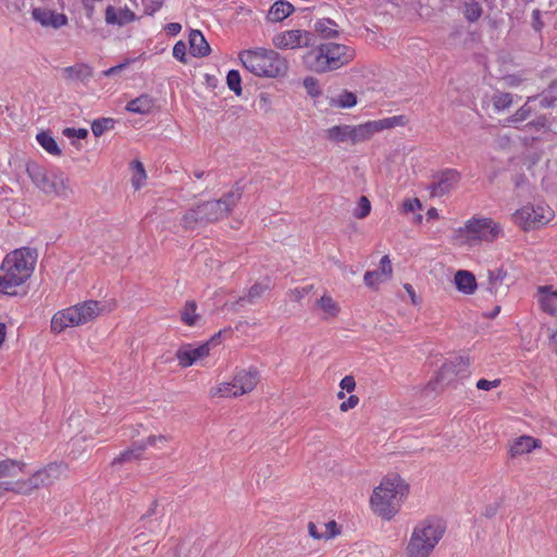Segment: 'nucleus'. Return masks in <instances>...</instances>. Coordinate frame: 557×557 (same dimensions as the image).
Returning a JSON list of instances; mask_svg holds the SVG:
<instances>
[{
  "mask_svg": "<svg viewBox=\"0 0 557 557\" xmlns=\"http://www.w3.org/2000/svg\"><path fill=\"white\" fill-rule=\"evenodd\" d=\"M37 250L22 247L7 255L0 267V294L15 295V287L24 284L33 274Z\"/></svg>",
  "mask_w": 557,
  "mask_h": 557,
  "instance_id": "obj_1",
  "label": "nucleus"
},
{
  "mask_svg": "<svg viewBox=\"0 0 557 557\" xmlns=\"http://www.w3.org/2000/svg\"><path fill=\"white\" fill-rule=\"evenodd\" d=\"M242 196L243 189L235 186L218 200L198 203L183 215V227L196 230L226 218L242 199Z\"/></svg>",
  "mask_w": 557,
  "mask_h": 557,
  "instance_id": "obj_2",
  "label": "nucleus"
},
{
  "mask_svg": "<svg viewBox=\"0 0 557 557\" xmlns=\"http://www.w3.org/2000/svg\"><path fill=\"white\" fill-rule=\"evenodd\" d=\"M408 485L399 475L385 478L374 488L370 498L373 511L385 520H391L398 511L401 498L407 494Z\"/></svg>",
  "mask_w": 557,
  "mask_h": 557,
  "instance_id": "obj_3",
  "label": "nucleus"
},
{
  "mask_svg": "<svg viewBox=\"0 0 557 557\" xmlns=\"http://www.w3.org/2000/svg\"><path fill=\"white\" fill-rule=\"evenodd\" d=\"M244 67L256 76L277 77L288 71V62L274 50L258 48L239 53Z\"/></svg>",
  "mask_w": 557,
  "mask_h": 557,
  "instance_id": "obj_4",
  "label": "nucleus"
},
{
  "mask_svg": "<svg viewBox=\"0 0 557 557\" xmlns=\"http://www.w3.org/2000/svg\"><path fill=\"white\" fill-rule=\"evenodd\" d=\"M444 525L436 520H424L413 530L407 546L408 557H428L442 539Z\"/></svg>",
  "mask_w": 557,
  "mask_h": 557,
  "instance_id": "obj_5",
  "label": "nucleus"
},
{
  "mask_svg": "<svg viewBox=\"0 0 557 557\" xmlns=\"http://www.w3.org/2000/svg\"><path fill=\"white\" fill-rule=\"evenodd\" d=\"M26 172L35 186L48 196L67 199L73 194L69 181L61 173L48 172L36 162L27 163Z\"/></svg>",
  "mask_w": 557,
  "mask_h": 557,
  "instance_id": "obj_6",
  "label": "nucleus"
},
{
  "mask_svg": "<svg viewBox=\"0 0 557 557\" xmlns=\"http://www.w3.org/2000/svg\"><path fill=\"white\" fill-rule=\"evenodd\" d=\"M554 218V211L544 205H527L512 214L513 222L524 231L546 225Z\"/></svg>",
  "mask_w": 557,
  "mask_h": 557,
  "instance_id": "obj_7",
  "label": "nucleus"
},
{
  "mask_svg": "<svg viewBox=\"0 0 557 557\" xmlns=\"http://www.w3.org/2000/svg\"><path fill=\"white\" fill-rule=\"evenodd\" d=\"M460 182V173L455 169H445L433 175L430 185V194L433 197H442L455 189Z\"/></svg>",
  "mask_w": 557,
  "mask_h": 557,
  "instance_id": "obj_8",
  "label": "nucleus"
},
{
  "mask_svg": "<svg viewBox=\"0 0 557 557\" xmlns=\"http://www.w3.org/2000/svg\"><path fill=\"white\" fill-rule=\"evenodd\" d=\"M273 45L278 49H295L313 45V35L306 30L293 29L273 37Z\"/></svg>",
  "mask_w": 557,
  "mask_h": 557,
  "instance_id": "obj_9",
  "label": "nucleus"
},
{
  "mask_svg": "<svg viewBox=\"0 0 557 557\" xmlns=\"http://www.w3.org/2000/svg\"><path fill=\"white\" fill-rule=\"evenodd\" d=\"M220 333L218 334V336ZM214 335L209 342L203 343L198 347H194L191 344H185L180 347L175 354L176 359L182 368H188L193 366L197 360L203 359L210 354L211 344L215 341Z\"/></svg>",
  "mask_w": 557,
  "mask_h": 557,
  "instance_id": "obj_10",
  "label": "nucleus"
},
{
  "mask_svg": "<svg viewBox=\"0 0 557 557\" xmlns=\"http://www.w3.org/2000/svg\"><path fill=\"white\" fill-rule=\"evenodd\" d=\"M466 230L475 238L485 242H493L500 233L499 224L494 223L488 218L469 220L466 224Z\"/></svg>",
  "mask_w": 557,
  "mask_h": 557,
  "instance_id": "obj_11",
  "label": "nucleus"
},
{
  "mask_svg": "<svg viewBox=\"0 0 557 557\" xmlns=\"http://www.w3.org/2000/svg\"><path fill=\"white\" fill-rule=\"evenodd\" d=\"M66 466L63 462H51L37 470L30 476L37 488L47 487L53 484L65 472Z\"/></svg>",
  "mask_w": 557,
  "mask_h": 557,
  "instance_id": "obj_12",
  "label": "nucleus"
},
{
  "mask_svg": "<svg viewBox=\"0 0 557 557\" xmlns=\"http://www.w3.org/2000/svg\"><path fill=\"white\" fill-rule=\"evenodd\" d=\"M323 47L327 59H330L333 70H337L344 66L355 57L354 50L345 45L327 42L323 44Z\"/></svg>",
  "mask_w": 557,
  "mask_h": 557,
  "instance_id": "obj_13",
  "label": "nucleus"
},
{
  "mask_svg": "<svg viewBox=\"0 0 557 557\" xmlns=\"http://www.w3.org/2000/svg\"><path fill=\"white\" fill-rule=\"evenodd\" d=\"M304 63L306 67L315 73H325L334 71L330 59L326 57L323 44L319 47L311 49L304 55Z\"/></svg>",
  "mask_w": 557,
  "mask_h": 557,
  "instance_id": "obj_14",
  "label": "nucleus"
},
{
  "mask_svg": "<svg viewBox=\"0 0 557 557\" xmlns=\"http://www.w3.org/2000/svg\"><path fill=\"white\" fill-rule=\"evenodd\" d=\"M32 15L44 27L58 29L67 24L66 15L46 8H35Z\"/></svg>",
  "mask_w": 557,
  "mask_h": 557,
  "instance_id": "obj_15",
  "label": "nucleus"
},
{
  "mask_svg": "<svg viewBox=\"0 0 557 557\" xmlns=\"http://www.w3.org/2000/svg\"><path fill=\"white\" fill-rule=\"evenodd\" d=\"M82 320L75 307H70L57 312L51 320V331L61 333L66 327L81 325Z\"/></svg>",
  "mask_w": 557,
  "mask_h": 557,
  "instance_id": "obj_16",
  "label": "nucleus"
},
{
  "mask_svg": "<svg viewBox=\"0 0 557 557\" xmlns=\"http://www.w3.org/2000/svg\"><path fill=\"white\" fill-rule=\"evenodd\" d=\"M62 73L63 78L66 82H81L83 84H87L92 77L94 71L92 67L86 63H76L72 66L64 67Z\"/></svg>",
  "mask_w": 557,
  "mask_h": 557,
  "instance_id": "obj_17",
  "label": "nucleus"
},
{
  "mask_svg": "<svg viewBox=\"0 0 557 557\" xmlns=\"http://www.w3.org/2000/svg\"><path fill=\"white\" fill-rule=\"evenodd\" d=\"M234 382L237 386V392L240 395L251 392L259 381V373L257 370H240L234 376Z\"/></svg>",
  "mask_w": 557,
  "mask_h": 557,
  "instance_id": "obj_18",
  "label": "nucleus"
},
{
  "mask_svg": "<svg viewBox=\"0 0 557 557\" xmlns=\"http://www.w3.org/2000/svg\"><path fill=\"white\" fill-rule=\"evenodd\" d=\"M508 277L507 272L502 269H495L488 271V290L497 295H505L507 293L509 284L506 282Z\"/></svg>",
  "mask_w": 557,
  "mask_h": 557,
  "instance_id": "obj_19",
  "label": "nucleus"
},
{
  "mask_svg": "<svg viewBox=\"0 0 557 557\" xmlns=\"http://www.w3.org/2000/svg\"><path fill=\"white\" fill-rule=\"evenodd\" d=\"M156 102L157 100L152 96L148 94H143L139 97L131 100L126 104L125 109L126 111L132 113L149 114L156 108Z\"/></svg>",
  "mask_w": 557,
  "mask_h": 557,
  "instance_id": "obj_20",
  "label": "nucleus"
},
{
  "mask_svg": "<svg viewBox=\"0 0 557 557\" xmlns=\"http://www.w3.org/2000/svg\"><path fill=\"white\" fill-rule=\"evenodd\" d=\"M189 47L194 57H207L211 48L200 30L194 29L189 34Z\"/></svg>",
  "mask_w": 557,
  "mask_h": 557,
  "instance_id": "obj_21",
  "label": "nucleus"
},
{
  "mask_svg": "<svg viewBox=\"0 0 557 557\" xmlns=\"http://www.w3.org/2000/svg\"><path fill=\"white\" fill-rule=\"evenodd\" d=\"M537 293L542 310L549 314H555L557 311V289L553 290L550 286H540Z\"/></svg>",
  "mask_w": 557,
  "mask_h": 557,
  "instance_id": "obj_22",
  "label": "nucleus"
},
{
  "mask_svg": "<svg viewBox=\"0 0 557 557\" xmlns=\"http://www.w3.org/2000/svg\"><path fill=\"white\" fill-rule=\"evenodd\" d=\"M537 446V440L531 436H520L516 438L509 447V455L511 458L529 454L533 448Z\"/></svg>",
  "mask_w": 557,
  "mask_h": 557,
  "instance_id": "obj_23",
  "label": "nucleus"
},
{
  "mask_svg": "<svg viewBox=\"0 0 557 557\" xmlns=\"http://www.w3.org/2000/svg\"><path fill=\"white\" fill-rule=\"evenodd\" d=\"M454 281L457 289L463 294L471 295L476 288L475 277L469 271H457Z\"/></svg>",
  "mask_w": 557,
  "mask_h": 557,
  "instance_id": "obj_24",
  "label": "nucleus"
},
{
  "mask_svg": "<svg viewBox=\"0 0 557 557\" xmlns=\"http://www.w3.org/2000/svg\"><path fill=\"white\" fill-rule=\"evenodd\" d=\"M74 307L79 313L82 324H85L95 319L100 313L101 310L100 302L96 300H88L83 304H78Z\"/></svg>",
  "mask_w": 557,
  "mask_h": 557,
  "instance_id": "obj_25",
  "label": "nucleus"
},
{
  "mask_svg": "<svg viewBox=\"0 0 557 557\" xmlns=\"http://www.w3.org/2000/svg\"><path fill=\"white\" fill-rule=\"evenodd\" d=\"M145 449L146 444H140L139 442L133 443L131 447L113 459L112 466L137 460L141 457Z\"/></svg>",
  "mask_w": 557,
  "mask_h": 557,
  "instance_id": "obj_26",
  "label": "nucleus"
},
{
  "mask_svg": "<svg viewBox=\"0 0 557 557\" xmlns=\"http://www.w3.org/2000/svg\"><path fill=\"white\" fill-rule=\"evenodd\" d=\"M350 141L356 144L369 139L376 133L374 122H368L358 126H350Z\"/></svg>",
  "mask_w": 557,
  "mask_h": 557,
  "instance_id": "obj_27",
  "label": "nucleus"
},
{
  "mask_svg": "<svg viewBox=\"0 0 557 557\" xmlns=\"http://www.w3.org/2000/svg\"><path fill=\"white\" fill-rule=\"evenodd\" d=\"M26 465L23 461L15 459H4L0 461V479L13 478L24 472Z\"/></svg>",
  "mask_w": 557,
  "mask_h": 557,
  "instance_id": "obj_28",
  "label": "nucleus"
},
{
  "mask_svg": "<svg viewBox=\"0 0 557 557\" xmlns=\"http://www.w3.org/2000/svg\"><path fill=\"white\" fill-rule=\"evenodd\" d=\"M294 11V7L287 1H276L270 10V18L278 22L289 16Z\"/></svg>",
  "mask_w": 557,
  "mask_h": 557,
  "instance_id": "obj_29",
  "label": "nucleus"
},
{
  "mask_svg": "<svg viewBox=\"0 0 557 557\" xmlns=\"http://www.w3.org/2000/svg\"><path fill=\"white\" fill-rule=\"evenodd\" d=\"M337 25L330 18L319 20L314 24V30L323 38H334L338 35Z\"/></svg>",
  "mask_w": 557,
  "mask_h": 557,
  "instance_id": "obj_30",
  "label": "nucleus"
},
{
  "mask_svg": "<svg viewBox=\"0 0 557 557\" xmlns=\"http://www.w3.org/2000/svg\"><path fill=\"white\" fill-rule=\"evenodd\" d=\"M197 305L194 300H189L185 304L184 309L181 312L182 321L188 325L194 326L200 320V315L196 312Z\"/></svg>",
  "mask_w": 557,
  "mask_h": 557,
  "instance_id": "obj_31",
  "label": "nucleus"
},
{
  "mask_svg": "<svg viewBox=\"0 0 557 557\" xmlns=\"http://www.w3.org/2000/svg\"><path fill=\"white\" fill-rule=\"evenodd\" d=\"M39 145L50 154L60 156L61 150L54 138L48 132H40L36 136Z\"/></svg>",
  "mask_w": 557,
  "mask_h": 557,
  "instance_id": "obj_32",
  "label": "nucleus"
},
{
  "mask_svg": "<svg viewBox=\"0 0 557 557\" xmlns=\"http://www.w3.org/2000/svg\"><path fill=\"white\" fill-rule=\"evenodd\" d=\"M317 306L324 311L325 319L335 318L339 312L338 304L329 295H323L319 300H317Z\"/></svg>",
  "mask_w": 557,
  "mask_h": 557,
  "instance_id": "obj_33",
  "label": "nucleus"
},
{
  "mask_svg": "<svg viewBox=\"0 0 557 557\" xmlns=\"http://www.w3.org/2000/svg\"><path fill=\"white\" fill-rule=\"evenodd\" d=\"M37 490L32 476L12 482V492L18 495H30Z\"/></svg>",
  "mask_w": 557,
  "mask_h": 557,
  "instance_id": "obj_34",
  "label": "nucleus"
},
{
  "mask_svg": "<svg viewBox=\"0 0 557 557\" xmlns=\"http://www.w3.org/2000/svg\"><path fill=\"white\" fill-rule=\"evenodd\" d=\"M375 125L376 132L386 128H393L396 126H404L407 123V119L404 115H395L386 119H382L379 121H373Z\"/></svg>",
  "mask_w": 557,
  "mask_h": 557,
  "instance_id": "obj_35",
  "label": "nucleus"
},
{
  "mask_svg": "<svg viewBox=\"0 0 557 557\" xmlns=\"http://www.w3.org/2000/svg\"><path fill=\"white\" fill-rule=\"evenodd\" d=\"M470 362L471 360L469 357L459 356L451 360L449 363L445 364L443 369L450 370L455 372L457 375L466 376L467 374H462V372L468 369Z\"/></svg>",
  "mask_w": 557,
  "mask_h": 557,
  "instance_id": "obj_36",
  "label": "nucleus"
},
{
  "mask_svg": "<svg viewBox=\"0 0 557 557\" xmlns=\"http://www.w3.org/2000/svg\"><path fill=\"white\" fill-rule=\"evenodd\" d=\"M350 126L349 125H339L333 126L327 129V137L331 140L343 143L346 140H350Z\"/></svg>",
  "mask_w": 557,
  "mask_h": 557,
  "instance_id": "obj_37",
  "label": "nucleus"
},
{
  "mask_svg": "<svg viewBox=\"0 0 557 557\" xmlns=\"http://www.w3.org/2000/svg\"><path fill=\"white\" fill-rule=\"evenodd\" d=\"M132 168L134 171L133 178H132V185L135 189H139L144 185V182L147 178L145 168H144L143 163L139 161H134L132 163Z\"/></svg>",
  "mask_w": 557,
  "mask_h": 557,
  "instance_id": "obj_38",
  "label": "nucleus"
},
{
  "mask_svg": "<svg viewBox=\"0 0 557 557\" xmlns=\"http://www.w3.org/2000/svg\"><path fill=\"white\" fill-rule=\"evenodd\" d=\"M212 395H219L221 397H237L240 393L237 392L235 382L222 383L211 391Z\"/></svg>",
  "mask_w": 557,
  "mask_h": 557,
  "instance_id": "obj_39",
  "label": "nucleus"
},
{
  "mask_svg": "<svg viewBox=\"0 0 557 557\" xmlns=\"http://www.w3.org/2000/svg\"><path fill=\"white\" fill-rule=\"evenodd\" d=\"M483 13V9L481 4L476 1L466 2L465 3V17L467 21L474 23L476 22Z\"/></svg>",
  "mask_w": 557,
  "mask_h": 557,
  "instance_id": "obj_40",
  "label": "nucleus"
},
{
  "mask_svg": "<svg viewBox=\"0 0 557 557\" xmlns=\"http://www.w3.org/2000/svg\"><path fill=\"white\" fill-rule=\"evenodd\" d=\"M493 106L497 111L509 108L512 103V96L509 92L497 91L493 96Z\"/></svg>",
  "mask_w": 557,
  "mask_h": 557,
  "instance_id": "obj_41",
  "label": "nucleus"
},
{
  "mask_svg": "<svg viewBox=\"0 0 557 557\" xmlns=\"http://www.w3.org/2000/svg\"><path fill=\"white\" fill-rule=\"evenodd\" d=\"M332 103L339 108H351L357 103V97L350 91H344L337 98H333Z\"/></svg>",
  "mask_w": 557,
  "mask_h": 557,
  "instance_id": "obj_42",
  "label": "nucleus"
},
{
  "mask_svg": "<svg viewBox=\"0 0 557 557\" xmlns=\"http://www.w3.org/2000/svg\"><path fill=\"white\" fill-rule=\"evenodd\" d=\"M226 84L228 88L237 96L242 94V78L236 70H231L226 75Z\"/></svg>",
  "mask_w": 557,
  "mask_h": 557,
  "instance_id": "obj_43",
  "label": "nucleus"
},
{
  "mask_svg": "<svg viewBox=\"0 0 557 557\" xmlns=\"http://www.w3.org/2000/svg\"><path fill=\"white\" fill-rule=\"evenodd\" d=\"M114 121L112 119L102 117L99 120H96L91 124V131L92 134L96 137L101 136L106 131L113 127Z\"/></svg>",
  "mask_w": 557,
  "mask_h": 557,
  "instance_id": "obj_44",
  "label": "nucleus"
},
{
  "mask_svg": "<svg viewBox=\"0 0 557 557\" xmlns=\"http://www.w3.org/2000/svg\"><path fill=\"white\" fill-rule=\"evenodd\" d=\"M371 211V203L366 196H361L358 202V208L355 210L354 215L357 219H364Z\"/></svg>",
  "mask_w": 557,
  "mask_h": 557,
  "instance_id": "obj_45",
  "label": "nucleus"
},
{
  "mask_svg": "<svg viewBox=\"0 0 557 557\" xmlns=\"http://www.w3.org/2000/svg\"><path fill=\"white\" fill-rule=\"evenodd\" d=\"M363 280H364V284L371 288L376 287L381 282L384 281L383 276L376 270L375 271H367Z\"/></svg>",
  "mask_w": 557,
  "mask_h": 557,
  "instance_id": "obj_46",
  "label": "nucleus"
},
{
  "mask_svg": "<svg viewBox=\"0 0 557 557\" xmlns=\"http://www.w3.org/2000/svg\"><path fill=\"white\" fill-rule=\"evenodd\" d=\"M384 280L388 278L393 273L391 259L387 255L383 256L380 261V270H377Z\"/></svg>",
  "mask_w": 557,
  "mask_h": 557,
  "instance_id": "obj_47",
  "label": "nucleus"
},
{
  "mask_svg": "<svg viewBox=\"0 0 557 557\" xmlns=\"http://www.w3.org/2000/svg\"><path fill=\"white\" fill-rule=\"evenodd\" d=\"M313 289V285H307L304 287H297L289 293V297L293 301H300L305 295L309 294Z\"/></svg>",
  "mask_w": 557,
  "mask_h": 557,
  "instance_id": "obj_48",
  "label": "nucleus"
},
{
  "mask_svg": "<svg viewBox=\"0 0 557 557\" xmlns=\"http://www.w3.org/2000/svg\"><path fill=\"white\" fill-rule=\"evenodd\" d=\"M268 288H269V286L267 284H262V283L253 284L250 287L249 293H248L249 301H253L256 298H259Z\"/></svg>",
  "mask_w": 557,
  "mask_h": 557,
  "instance_id": "obj_49",
  "label": "nucleus"
},
{
  "mask_svg": "<svg viewBox=\"0 0 557 557\" xmlns=\"http://www.w3.org/2000/svg\"><path fill=\"white\" fill-rule=\"evenodd\" d=\"M63 135L67 138H79L84 139L88 136V131L86 128H73V127H66L63 129Z\"/></svg>",
  "mask_w": 557,
  "mask_h": 557,
  "instance_id": "obj_50",
  "label": "nucleus"
},
{
  "mask_svg": "<svg viewBox=\"0 0 557 557\" xmlns=\"http://www.w3.org/2000/svg\"><path fill=\"white\" fill-rule=\"evenodd\" d=\"M324 528H325V532L323 533L324 540L333 539L341 533V530H339L336 521H334V520L325 523Z\"/></svg>",
  "mask_w": 557,
  "mask_h": 557,
  "instance_id": "obj_51",
  "label": "nucleus"
},
{
  "mask_svg": "<svg viewBox=\"0 0 557 557\" xmlns=\"http://www.w3.org/2000/svg\"><path fill=\"white\" fill-rule=\"evenodd\" d=\"M173 57L181 62H185L186 57V45L184 41H177L173 47Z\"/></svg>",
  "mask_w": 557,
  "mask_h": 557,
  "instance_id": "obj_52",
  "label": "nucleus"
},
{
  "mask_svg": "<svg viewBox=\"0 0 557 557\" xmlns=\"http://www.w3.org/2000/svg\"><path fill=\"white\" fill-rule=\"evenodd\" d=\"M500 385V380L496 379L493 381H488L485 379H481L476 382V387L482 391H491L492 388H495Z\"/></svg>",
  "mask_w": 557,
  "mask_h": 557,
  "instance_id": "obj_53",
  "label": "nucleus"
},
{
  "mask_svg": "<svg viewBox=\"0 0 557 557\" xmlns=\"http://www.w3.org/2000/svg\"><path fill=\"white\" fill-rule=\"evenodd\" d=\"M170 437L165 435H150L147 437L145 442H139L140 444H146V448L148 446H156L158 443H166Z\"/></svg>",
  "mask_w": 557,
  "mask_h": 557,
  "instance_id": "obj_54",
  "label": "nucleus"
},
{
  "mask_svg": "<svg viewBox=\"0 0 557 557\" xmlns=\"http://www.w3.org/2000/svg\"><path fill=\"white\" fill-rule=\"evenodd\" d=\"M359 404V397L356 395H350L345 401H343L339 406L341 411L346 412L349 409L355 408Z\"/></svg>",
  "mask_w": 557,
  "mask_h": 557,
  "instance_id": "obj_55",
  "label": "nucleus"
},
{
  "mask_svg": "<svg viewBox=\"0 0 557 557\" xmlns=\"http://www.w3.org/2000/svg\"><path fill=\"white\" fill-rule=\"evenodd\" d=\"M129 64V60H126L125 62L121 63V64H117L115 66H112L106 71L102 72V75L103 76H114V75H117L120 74L123 70H125Z\"/></svg>",
  "mask_w": 557,
  "mask_h": 557,
  "instance_id": "obj_56",
  "label": "nucleus"
},
{
  "mask_svg": "<svg viewBox=\"0 0 557 557\" xmlns=\"http://www.w3.org/2000/svg\"><path fill=\"white\" fill-rule=\"evenodd\" d=\"M339 386L348 393L352 392L356 387V381L352 375H346L342 379Z\"/></svg>",
  "mask_w": 557,
  "mask_h": 557,
  "instance_id": "obj_57",
  "label": "nucleus"
},
{
  "mask_svg": "<svg viewBox=\"0 0 557 557\" xmlns=\"http://www.w3.org/2000/svg\"><path fill=\"white\" fill-rule=\"evenodd\" d=\"M304 86L306 87L309 95L315 96L319 94L318 84L314 78H312V77L305 78Z\"/></svg>",
  "mask_w": 557,
  "mask_h": 557,
  "instance_id": "obj_58",
  "label": "nucleus"
},
{
  "mask_svg": "<svg viewBox=\"0 0 557 557\" xmlns=\"http://www.w3.org/2000/svg\"><path fill=\"white\" fill-rule=\"evenodd\" d=\"M530 114V109L525 106L521 107L519 110L516 111V113L512 115L513 122H521L524 121Z\"/></svg>",
  "mask_w": 557,
  "mask_h": 557,
  "instance_id": "obj_59",
  "label": "nucleus"
},
{
  "mask_svg": "<svg viewBox=\"0 0 557 557\" xmlns=\"http://www.w3.org/2000/svg\"><path fill=\"white\" fill-rule=\"evenodd\" d=\"M403 207L405 212H412L416 209L421 208V202L418 198H414L412 200H406Z\"/></svg>",
  "mask_w": 557,
  "mask_h": 557,
  "instance_id": "obj_60",
  "label": "nucleus"
},
{
  "mask_svg": "<svg viewBox=\"0 0 557 557\" xmlns=\"http://www.w3.org/2000/svg\"><path fill=\"white\" fill-rule=\"evenodd\" d=\"M106 22L108 24H116L119 23L117 22V16H116V13H115V10L113 7L109 5L106 10Z\"/></svg>",
  "mask_w": 557,
  "mask_h": 557,
  "instance_id": "obj_61",
  "label": "nucleus"
},
{
  "mask_svg": "<svg viewBox=\"0 0 557 557\" xmlns=\"http://www.w3.org/2000/svg\"><path fill=\"white\" fill-rule=\"evenodd\" d=\"M308 532H309L310 536L313 537L314 540H322V539H324V534L320 533L318 531L317 525L313 522H309V524H308Z\"/></svg>",
  "mask_w": 557,
  "mask_h": 557,
  "instance_id": "obj_62",
  "label": "nucleus"
},
{
  "mask_svg": "<svg viewBox=\"0 0 557 557\" xmlns=\"http://www.w3.org/2000/svg\"><path fill=\"white\" fill-rule=\"evenodd\" d=\"M532 18H533V27L535 30H541L543 27V23L541 21V13L539 10H534L532 12Z\"/></svg>",
  "mask_w": 557,
  "mask_h": 557,
  "instance_id": "obj_63",
  "label": "nucleus"
},
{
  "mask_svg": "<svg viewBox=\"0 0 557 557\" xmlns=\"http://www.w3.org/2000/svg\"><path fill=\"white\" fill-rule=\"evenodd\" d=\"M166 28L171 35H176L181 32L182 26L178 23H170L168 24Z\"/></svg>",
  "mask_w": 557,
  "mask_h": 557,
  "instance_id": "obj_64",
  "label": "nucleus"
}]
</instances>
